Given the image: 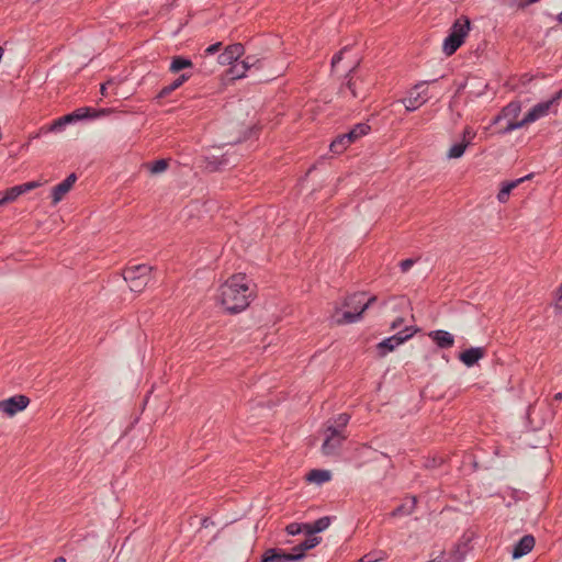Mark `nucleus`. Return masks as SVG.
Returning a JSON list of instances; mask_svg holds the SVG:
<instances>
[{
  "label": "nucleus",
  "mask_w": 562,
  "mask_h": 562,
  "mask_svg": "<svg viewBox=\"0 0 562 562\" xmlns=\"http://www.w3.org/2000/svg\"><path fill=\"white\" fill-rule=\"evenodd\" d=\"M254 290L250 280L244 273H237L227 279L220 288V302L225 311L239 313L250 303Z\"/></svg>",
  "instance_id": "obj_1"
},
{
  "label": "nucleus",
  "mask_w": 562,
  "mask_h": 562,
  "mask_svg": "<svg viewBox=\"0 0 562 562\" xmlns=\"http://www.w3.org/2000/svg\"><path fill=\"white\" fill-rule=\"evenodd\" d=\"M471 30V21L468 16L461 15L458 18L450 30L449 35L445 38L442 50L447 56L453 55L457 49L464 43Z\"/></svg>",
  "instance_id": "obj_2"
},
{
  "label": "nucleus",
  "mask_w": 562,
  "mask_h": 562,
  "mask_svg": "<svg viewBox=\"0 0 562 562\" xmlns=\"http://www.w3.org/2000/svg\"><path fill=\"white\" fill-rule=\"evenodd\" d=\"M364 293H355L346 299V311L341 313V317L337 318V323H355L360 319L362 313L369 308L373 302L376 301L375 296H371L364 301Z\"/></svg>",
  "instance_id": "obj_3"
},
{
  "label": "nucleus",
  "mask_w": 562,
  "mask_h": 562,
  "mask_svg": "<svg viewBox=\"0 0 562 562\" xmlns=\"http://www.w3.org/2000/svg\"><path fill=\"white\" fill-rule=\"evenodd\" d=\"M562 98V90L558 91L555 95L544 102H540L536 104L519 122H509L507 125L501 131V133H509L516 128H520L526 124L532 123L546 115L549 114L550 109Z\"/></svg>",
  "instance_id": "obj_4"
},
{
  "label": "nucleus",
  "mask_w": 562,
  "mask_h": 562,
  "mask_svg": "<svg viewBox=\"0 0 562 562\" xmlns=\"http://www.w3.org/2000/svg\"><path fill=\"white\" fill-rule=\"evenodd\" d=\"M371 127L366 123H359L346 134L337 136L330 144L334 154H342L352 143L369 134Z\"/></svg>",
  "instance_id": "obj_5"
},
{
  "label": "nucleus",
  "mask_w": 562,
  "mask_h": 562,
  "mask_svg": "<svg viewBox=\"0 0 562 562\" xmlns=\"http://www.w3.org/2000/svg\"><path fill=\"white\" fill-rule=\"evenodd\" d=\"M430 98L428 87L426 82H419L412 88L407 97L402 100L406 110L412 112L425 104Z\"/></svg>",
  "instance_id": "obj_6"
},
{
  "label": "nucleus",
  "mask_w": 562,
  "mask_h": 562,
  "mask_svg": "<svg viewBox=\"0 0 562 562\" xmlns=\"http://www.w3.org/2000/svg\"><path fill=\"white\" fill-rule=\"evenodd\" d=\"M345 438L346 437L341 430L333 426H328L326 429V438L322 446L323 453L326 456L336 454Z\"/></svg>",
  "instance_id": "obj_7"
},
{
  "label": "nucleus",
  "mask_w": 562,
  "mask_h": 562,
  "mask_svg": "<svg viewBox=\"0 0 562 562\" xmlns=\"http://www.w3.org/2000/svg\"><path fill=\"white\" fill-rule=\"evenodd\" d=\"M405 335L403 333H398L392 337L385 338L378 345V349L380 350L381 356H385L387 352L393 351L397 346L406 341L408 338H411L415 330H412L409 327H406L404 330Z\"/></svg>",
  "instance_id": "obj_8"
},
{
  "label": "nucleus",
  "mask_w": 562,
  "mask_h": 562,
  "mask_svg": "<svg viewBox=\"0 0 562 562\" xmlns=\"http://www.w3.org/2000/svg\"><path fill=\"white\" fill-rule=\"evenodd\" d=\"M30 400L24 395H15L0 402V412L13 416L29 405Z\"/></svg>",
  "instance_id": "obj_9"
},
{
  "label": "nucleus",
  "mask_w": 562,
  "mask_h": 562,
  "mask_svg": "<svg viewBox=\"0 0 562 562\" xmlns=\"http://www.w3.org/2000/svg\"><path fill=\"white\" fill-rule=\"evenodd\" d=\"M301 559L300 553H288L282 549H268L261 562H294Z\"/></svg>",
  "instance_id": "obj_10"
},
{
  "label": "nucleus",
  "mask_w": 562,
  "mask_h": 562,
  "mask_svg": "<svg viewBox=\"0 0 562 562\" xmlns=\"http://www.w3.org/2000/svg\"><path fill=\"white\" fill-rule=\"evenodd\" d=\"M245 53V48L240 43L228 45L218 56V63L223 66L233 65L238 61Z\"/></svg>",
  "instance_id": "obj_11"
},
{
  "label": "nucleus",
  "mask_w": 562,
  "mask_h": 562,
  "mask_svg": "<svg viewBox=\"0 0 562 562\" xmlns=\"http://www.w3.org/2000/svg\"><path fill=\"white\" fill-rule=\"evenodd\" d=\"M372 81L362 77L350 78L347 87L353 98H364L372 87Z\"/></svg>",
  "instance_id": "obj_12"
},
{
  "label": "nucleus",
  "mask_w": 562,
  "mask_h": 562,
  "mask_svg": "<svg viewBox=\"0 0 562 562\" xmlns=\"http://www.w3.org/2000/svg\"><path fill=\"white\" fill-rule=\"evenodd\" d=\"M76 180V175L71 173L63 182H60L59 184L55 186L52 189V198L54 205L59 203L64 199V196L71 190Z\"/></svg>",
  "instance_id": "obj_13"
},
{
  "label": "nucleus",
  "mask_w": 562,
  "mask_h": 562,
  "mask_svg": "<svg viewBox=\"0 0 562 562\" xmlns=\"http://www.w3.org/2000/svg\"><path fill=\"white\" fill-rule=\"evenodd\" d=\"M535 547V538L531 535L524 536L514 547L513 559H519L529 553Z\"/></svg>",
  "instance_id": "obj_14"
},
{
  "label": "nucleus",
  "mask_w": 562,
  "mask_h": 562,
  "mask_svg": "<svg viewBox=\"0 0 562 562\" xmlns=\"http://www.w3.org/2000/svg\"><path fill=\"white\" fill-rule=\"evenodd\" d=\"M531 178V175H527L522 178L516 179L514 181L503 183L499 192L497 193V200L499 203H506L509 199L510 192L517 188L520 183Z\"/></svg>",
  "instance_id": "obj_15"
},
{
  "label": "nucleus",
  "mask_w": 562,
  "mask_h": 562,
  "mask_svg": "<svg viewBox=\"0 0 562 562\" xmlns=\"http://www.w3.org/2000/svg\"><path fill=\"white\" fill-rule=\"evenodd\" d=\"M485 355L484 348H470L460 353L459 359L468 367H472Z\"/></svg>",
  "instance_id": "obj_16"
},
{
  "label": "nucleus",
  "mask_w": 562,
  "mask_h": 562,
  "mask_svg": "<svg viewBox=\"0 0 562 562\" xmlns=\"http://www.w3.org/2000/svg\"><path fill=\"white\" fill-rule=\"evenodd\" d=\"M123 276L124 280L126 282H130V288L134 292H140L143 288L147 284V280L136 278V271L133 268L125 269Z\"/></svg>",
  "instance_id": "obj_17"
},
{
  "label": "nucleus",
  "mask_w": 562,
  "mask_h": 562,
  "mask_svg": "<svg viewBox=\"0 0 562 562\" xmlns=\"http://www.w3.org/2000/svg\"><path fill=\"white\" fill-rule=\"evenodd\" d=\"M429 337L440 348H450L453 346L454 342L453 336L446 330H434L429 333Z\"/></svg>",
  "instance_id": "obj_18"
},
{
  "label": "nucleus",
  "mask_w": 562,
  "mask_h": 562,
  "mask_svg": "<svg viewBox=\"0 0 562 562\" xmlns=\"http://www.w3.org/2000/svg\"><path fill=\"white\" fill-rule=\"evenodd\" d=\"M520 112V104L518 102H512L505 106L502 113L495 119L494 123L499 122L503 119H508L509 122H517L516 117Z\"/></svg>",
  "instance_id": "obj_19"
},
{
  "label": "nucleus",
  "mask_w": 562,
  "mask_h": 562,
  "mask_svg": "<svg viewBox=\"0 0 562 562\" xmlns=\"http://www.w3.org/2000/svg\"><path fill=\"white\" fill-rule=\"evenodd\" d=\"M330 525V518L329 517H322L314 522L311 524H304V532L306 535H312L316 532H322L326 530Z\"/></svg>",
  "instance_id": "obj_20"
},
{
  "label": "nucleus",
  "mask_w": 562,
  "mask_h": 562,
  "mask_svg": "<svg viewBox=\"0 0 562 562\" xmlns=\"http://www.w3.org/2000/svg\"><path fill=\"white\" fill-rule=\"evenodd\" d=\"M319 542H321L319 537L315 536L314 533L307 535V538L303 542H301L300 544H297L296 547L293 548L292 553H300L301 559H302L304 557L305 551L313 549Z\"/></svg>",
  "instance_id": "obj_21"
},
{
  "label": "nucleus",
  "mask_w": 562,
  "mask_h": 562,
  "mask_svg": "<svg viewBox=\"0 0 562 562\" xmlns=\"http://www.w3.org/2000/svg\"><path fill=\"white\" fill-rule=\"evenodd\" d=\"M306 479L312 483L323 484L330 481L331 473L328 470H312Z\"/></svg>",
  "instance_id": "obj_22"
},
{
  "label": "nucleus",
  "mask_w": 562,
  "mask_h": 562,
  "mask_svg": "<svg viewBox=\"0 0 562 562\" xmlns=\"http://www.w3.org/2000/svg\"><path fill=\"white\" fill-rule=\"evenodd\" d=\"M190 76L186 75V74H182L180 77H178L175 81H172L170 85L164 87L158 97L159 98H165L167 97L168 94H170L172 91H175L176 89H178L179 87H181L187 80H189Z\"/></svg>",
  "instance_id": "obj_23"
},
{
  "label": "nucleus",
  "mask_w": 562,
  "mask_h": 562,
  "mask_svg": "<svg viewBox=\"0 0 562 562\" xmlns=\"http://www.w3.org/2000/svg\"><path fill=\"white\" fill-rule=\"evenodd\" d=\"M169 162L167 159H159L154 162H147L144 165V167L151 173V175H159L165 172L168 169Z\"/></svg>",
  "instance_id": "obj_24"
},
{
  "label": "nucleus",
  "mask_w": 562,
  "mask_h": 562,
  "mask_svg": "<svg viewBox=\"0 0 562 562\" xmlns=\"http://www.w3.org/2000/svg\"><path fill=\"white\" fill-rule=\"evenodd\" d=\"M190 67H192V61L190 59L181 56H176L172 58L169 69L171 72H178L184 68Z\"/></svg>",
  "instance_id": "obj_25"
},
{
  "label": "nucleus",
  "mask_w": 562,
  "mask_h": 562,
  "mask_svg": "<svg viewBox=\"0 0 562 562\" xmlns=\"http://www.w3.org/2000/svg\"><path fill=\"white\" fill-rule=\"evenodd\" d=\"M247 71L248 70L246 69V66L241 61H236L227 70V76H229V78L233 80L240 79L246 76Z\"/></svg>",
  "instance_id": "obj_26"
},
{
  "label": "nucleus",
  "mask_w": 562,
  "mask_h": 562,
  "mask_svg": "<svg viewBox=\"0 0 562 562\" xmlns=\"http://www.w3.org/2000/svg\"><path fill=\"white\" fill-rule=\"evenodd\" d=\"M467 147V144H464L463 142L454 144L449 148L447 157L449 159H458L463 156Z\"/></svg>",
  "instance_id": "obj_27"
},
{
  "label": "nucleus",
  "mask_w": 562,
  "mask_h": 562,
  "mask_svg": "<svg viewBox=\"0 0 562 562\" xmlns=\"http://www.w3.org/2000/svg\"><path fill=\"white\" fill-rule=\"evenodd\" d=\"M70 123H74V117L71 116V114H67L54 121L49 130L52 132L60 131L64 126Z\"/></svg>",
  "instance_id": "obj_28"
},
{
  "label": "nucleus",
  "mask_w": 562,
  "mask_h": 562,
  "mask_svg": "<svg viewBox=\"0 0 562 562\" xmlns=\"http://www.w3.org/2000/svg\"><path fill=\"white\" fill-rule=\"evenodd\" d=\"M8 203L15 201L21 194H23L20 186L12 187L4 192H1Z\"/></svg>",
  "instance_id": "obj_29"
},
{
  "label": "nucleus",
  "mask_w": 562,
  "mask_h": 562,
  "mask_svg": "<svg viewBox=\"0 0 562 562\" xmlns=\"http://www.w3.org/2000/svg\"><path fill=\"white\" fill-rule=\"evenodd\" d=\"M71 116L74 117V122H77L79 120H82V119H86V117H89V116H92L90 114V109L89 108H80V109H77L76 111H74L72 113H70Z\"/></svg>",
  "instance_id": "obj_30"
},
{
  "label": "nucleus",
  "mask_w": 562,
  "mask_h": 562,
  "mask_svg": "<svg viewBox=\"0 0 562 562\" xmlns=\"http://www.w3.org/2000/svg\"><path fill=\"white\" fill-rule=\"evenodd\" d=\"M133 269L136 271V278H142L143 280H148V273L150 268L146 265L133 266Z\"/></svg>",
  "instance_id": "obj_31"
},
{
  "label": "nucleus",
  "mask_w": 562,
  "mask_h": 562,
  "mask_svg": "<svg viewBox=\"0 0 562 562\" xmlns=\"http://www.w3.org/2000/svg\"><path fill=\"white\" fill-rule=\"evenodd\" d=\"M474 137H475L474 130L472 127H470V126H467L464 128V131H463V134H462V142L464 144H467V146H469L472 143Z\"/></svg>",
  "instance_id": "obj_32"
},
{
  "label": "nucleus",
  "mask_w": 562,
  "mask_h": 562,
  "mask_svg": "<svg viewBox=\"0 0 562 562\" xmlns=\"http://www.w3.org/2000/svg\"><path fill=\"white\" fill-rule=\"evenodd\" d=\"M349 419H350V416L348 414H340L335 419V425H331V426L340 430V428H344L348 424Z\"/></svg>",
  "instance_id": "obj_33"
},
{
  "label": "nucleus",
  "mask_w": 562,
  "mask_h": 562,
  "mask_svg": "<svg viewBox=\"0 0 562 562\" xmlns=\"http://www.w3.org/2000/svg\"><path fill=\"white\" fill-rule=\"evenodd\" d=\"M241 63L246 66V69L249 70L252 67L259 68L260 60L256 56H247Z\"/></svg>",
  "instance_id": "obj_34"
},
{
  "label": "nucleus",
  "mask_w": 562,
  "mask_h": 562,
  "mask_svg": "<svg viewBox=\"0 0 562 562\" xmlns=\"http://www.w3.org/2000/svg\"><path fill=\"white\" fill-rule=\"evenodd\" d=\"M286 531L290 533V535H297L302 531H304V525H300V524H290L288 527H286Z\"/></svg>",
  "instance_id": "obj_35"
},
{
  "label": "nucleus",
  "mask_w": 562,
  "mask_h": 562,
  "mask_svg": "<svg viewBox=\"0 0 562 562\" xmlns=\"http://www.w3.org/2000/svg\"><path fill=\"white\" fill-rule=\"evenodd\" d=\"M40 186H41V182H38V181H31V182H26V183L20 184V188H21L22 192L25 193L27 191H31V190H34V189L38 188Z\"/></svg>",
  "instance_id": "obj_36"
},
{
  "label": "nucleus",
  "mask_w": 562,
  "mask_h": 562,
  "mask_svg": "<svg viewBox=\"0 0 562 562\" xmlns=\"http://www.w3.org/2000/svg\"><path fill=\"white\" fill-rule=\"evenodd\" d=\"M415 263V260L414 259H405L401 262V269L403 272H407L412 267L413 265Z\"/></svg>",
  "instance_id": "obj_37"
},
{
  "label": "nucleus",
  "mask_w": 562,
  "mask_h": 562,
  "mask_svg": "<svg viewBox=\"0 0 562 562\" xmlns=\"http://www.w3.org/2000/svg\"><path fill=\"white\" fill-rule=\"evenodd\" d=\"M222 44L221 43H215V44H212L210 45L206 49H205V53L209 54V55H212V54H215L216 52L220 50Z\"/></svg>",
  "instance_id": "obj_38"
},
{
  "label": "nucleus",
  "mask_w": 562,
  "mask_h": 562,
  "mask_svg": "<svg viewBox=\"0 0 562 562\" xmlns=\"http://www.w3.org/2000/svg\"><path fill=\"white\" fill-rule=\"evenodd\" d=\"M414 504H415V501H414V499H412V501H411L409 508L405 509V507H404V506L398 507L396 510H394V512H393V515H394V516H397V515H400V513H402V512H404V510H405V513H406V514L411 513L412 508L414 507Z\"/></svg>",
  "instance_id": "obj_39"
},
{
  "label": "nucleus",
  "mask_w": 562,
  "mask_h": 562,
  "mask_svg": "<svg viewBox=\"0 0 562 562\" xmlns=\"http://www.w3.org/2000/svg\"><path fill=\"white\" fill-rule=\"evenodd\" d=\"M342 58V52L337 53L331 59V66L335 67Z\"/></svg>",
  "instance_id": "obj_40"
},
{
  "label": "nucleus",
  "mask_w": 562,
  "mask_h": 562,
  "mask_svg": "<svg viewBox=\"0 0 562 562\" xmlns=\"http://www.w3.org/2000/svg\"><path fill=\"white\" fill-rule=\"evenodd\" d=\"M112 83H113V81L109 80L108 82L101 85L100 92H101L102 95H106L108 86H110Z\"/></svg>",
  "instance_id": "obj_41"
},
{
  "label": "nucleus",
  "mask_w": 562,
  "mask_h": 562,
  "mask_svg": "<svg viewBox=\"0 0 562 562\" xmlns=\"http://www.w3.org/2000/svg\"><path fill=\"white\" fill-rule=\"evenodd\" d=\"M557 306L562 308V286L559 289V294L557 299Z\"/></svg>",
  "instance_id": "obj_42"
},
{
  "label": "nucleus",
  "mask_w": 562,
  "mask_h": 562,
  "mask_svg": "<svg viewBox=\"0 0 562 562\" xmlns=\"http://www.w3.org/2000/svg\"><path fill=\"white\" fill-rule=\"evenodd\" d=\"M403 323V319L402 318H397L396 321H394L392 323V329H397Z\"/></svg>",
  "instance_id": "obj_43"
},
{
  "label": "nucleus",
  "mask_w": 562,
  "mask_h": 562,
  "mask_svg": "<svg viewBox=\"0 0 562 562\" xmlns=\"http://www.w3.org/2000/svg\"><path fill=\"white\" fill-rule=\"evenodd\" d=\"M7 203H8L7 200H4L3 194L0 192V207L3 206Z\"/></svg>",
  "instance_id": "obj_44"
},
{
  "label": "nucleus",
  "mask_w": 562,
  "mask_h": 562,
  "mask_svg": "<svg viewBox=\"0 0 562 562\" xmlns=\"http://www.w3.org/2000/svg\"><path fill=\"white\" fill-rule=\"evenodd\" d=\"M54 562H66V559L63 557H59Z\"/></svg>",
  "instance_id": "obj_45"
},
{
  "label": "nucleus",
  "mask_w": 562,
  "mask_h": 562,
  "mask_svg": "<svg viewBox=\"0 0 562 562\" xmlns=\"http://www.w3.org/2000/svg\"><path fill=\"white\" fill-rule=\"evenodd\" d=\"M554 398H555L557 401L562 400V393H558V394H555Z\"/></svg>",
  "instance_id": "obj_46"
},
{
  "label": "nucleus",
  "mask_w": 562,
  "mask_h": 562,
  "mask_svg": "<svg viewBox=\"0 0 562 562\" xmlns=\"http://www.w3.org/2000/svg\"><path fill=\"white\" fill-rule=\"evenodd\" d=\"M559 21L562 22V12L558 16Z\"/></svg>",
  "instance_id": "obj_47"
},
{
  "label": "nucleus",
  "mask_w": 562,
  "mask_h": 562,
  "mask_svg": "<svg viewBox=\"0 0 562 562\" xmlns=\"http://www.w3.org/2000/svg\"><path fill=\"white\" fill-rule=\"evenodd\" d=\"M358 562H366L364 558L360 559ZM367 562H372V561L370 560V561H367Z\"/></svg>",
  "instance_id": "obj_48"
},
{
  "label": "nucleus",
  "mask_w": 562,
  "mask_h": 562,
  "mask_svg": "<svg viewBox=\"0 0 562 562\" xmlns=\"http://www.w3.org/2000/svg\"><path fill=\"white\" fill-rule=\"evenodd\" d=\"M428 562H438V559L430 560Z\"/></svg>",
  "instance_id": "obj_49"
}]
</instances>
